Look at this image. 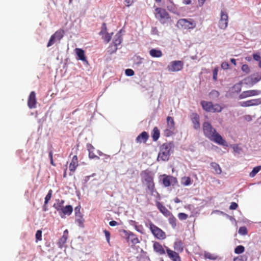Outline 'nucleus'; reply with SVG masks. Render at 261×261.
Instances as JSON below:
<instances>
[{
  "label": "nucleus",
  "instance_id": "obj_1",
  "mask_svg": "<svg viewBox=\"0 0 261 261\" xmlns=\"http://www.w3.org/2000/svg\"><path fill=\"white\" fill-rule=\"evenodd\" d=\"M204 135L211 141L223 146L226 145V142L222 137L217 132L210 123L204 122L202 124Z\"/></svg>",
  "mask_w": 261,
  "mask_h": 261
},
{
  "label": "nucleus",
  "instance_id": "obj_2",
  "mask_svg": "<svg viewBox=\"0 0 261 261\" xmlns=\"http://www.w3.org/2000/svg\"><path fill=\"white\" fill-rule=\"evenodd\" d=\"M140 176L142 184L146 187V192L153 195L155 191L153 174L146 169L141 172Z\"/></svg>",
  "mask_w": 261,
  "mask_h": 261
},
{
  "label": "nucleus",
  "instance_id": "obj_3",
  "mask_svg": "<svg viewBox=\"0 0 261 261\" xmlns=\"http://www.w3.org/2000/svg\"><path fill=\"white\" fill-rule=\"evenodd\" d=\"M261 80V76L254 77L253 75L247 76L242 81L240 82L238 84L234 85L233 88H237V92H240L241 91V88L240 86L242 84H245L249 87H251L256 84Z\"/></svg>",
  "mask_w": 261,
  "mask_h": 261
},
{
  "label": "nucleus",
  "instance_id": "obj_4",
  "mask_svg": "<svg viewBox=\"0 0 261 261\" xmlns=\"http://www.w3.org/2000/svg\"><path fill=\"white\" fill-rule=\"evenodd\" d=\"M200 103L203 110L208 112H220L222 110V108L220 105H213L212 102L203 100L201 101Z\"/></svg>",
  "mask_w": 261,
  "mask_h": 261
},
{
  "label": "nucleus",
  "instance_id": "obj_5",
  "mask_svg": "<svg viewBox=\"0 0 261 261\" xmlns=\"http://www.w3.org/2000/svg\"><path fill=\"white\" fill-rule=\"evenodd\" d=\"M177 26L185 30L193 29L196 27V22L192 19H180L177 21Z\"/></svg>",
  "mask_w": 261,
  "mask_h": 261
},
{
  "label": "nucleus",
  "instance_id": "obj_6",
  "mask_svg": "<svg viewBox=\"0 0 261 261\" xmlns=\"http://www.w3.org/2000/svg\"><path fill=\"white\" fill-rule=\"evenodd\" d=\"M171 146L168 144H164L161 148V150L159 153L158 160V161H168L170 156V151L171 150Z\"/></svg>",
  "mask_w": 261,
  "mask_h": 261
},
{
  "label": "nucleus",
  "instance_id": "obj_7",
  "mask_svg": "<svg viewBox=\"0 0 261 261\" xmlns=\"http://www.w3.org/2000/svg\"><path fill=\"white\" fill-rule=\"evenodd\" d=\"M175 122L173 117L168 116L167 117V128L164 130V136L169 137L174 134L175 127Z\"/></svg>",
  "mask_w": 261,
  "mask_h": 261
},
{
  "label": "nucleus",
  "instance_id": "obj_8",
  "mask_svg": "<svg viewBox=\"0 0 261 261\" xmlns=\"http://www.w3.org/2000/svg\"><path fill=\"white\" fill-rule=\"evenodd\" d=\"M149 229L156 238L160 240H163L166 238L165 232L151 222L149 223Z\"/></svg>",
  "mask_w": 261,
  "mask_h": 261
},
{
  "label": "nucleus",
  "instance_id": "obj_9",
  "mask_svg": "<svg viewBox=\"0 0 261 261\" xmlns=\"http://www.w3.org/2000/svg\"><path fill=\"white\" fill-rule=\"evenodd\" d=\"M64 34V31L62 29H60L57 31L50 38V39L47 43V46L49 47L53 45L56 41H60L63 37Z\"/></svg>",
  "mask_w": 261,
  "mask_h": 261
},
{
  "label": "nucleus",
  "instance_id": "obj_10",
  "mask_svg": "<svg viewBox=\"0 0 261 261\" xmlns=\"http://www.w3.org/2000/svg\"><path fill=\"white\" fill-rule=\"evenodd\" d=\"M155 17L162 23H164L165 20L169 18V14L164 9L157 8L155 9Z\"/></svg>",
  "mask_w": 261,
  "mask_h": 261
},
{
  "label": "nucleus",
  "instance_id": "obj_11",
  "mask_svg": "<svg viewBox=\"0 0 261 261\" xmlns=\"http://www.w3.org/2000/svg\"><path fill=\"white\" fill-rule=\"evenodd\" d=\"M184 64L181 61H174L168 66L167 69L171 72H176L182 70Z\"/></svg>",
  "mask_w": 261,
  "mask_h": 261
},
{
  "label": "nucleus",
  "instance_id": "obj_12",
  "mask_svg": "<svg viewBox=\"0 0 261 261\" xmlns=\"http://www.w3.org/2000/svg\"><path fill=\"white\" fill-rule=\"evenodd\" d=\"M228 16L227 13L223 11L221 12V18L219 21V27L221 29H225L228 25Z\"/></svg>",
  "mask_w": 261,
  "mask_h": 261
},
{
  "label": "nucleus",
  "instance_id": "obj_13",
  "mask_svg": "<svg viewBox=\"0 0 261 261\" xmlns=\"http://www.w3.org/2000/svg\"><path fill=\"white\" fill-rule=\"evenodd\" d=\"M261 94V91L259 90H249L243 91L239 95L240 99H244L249 97L258 95Z\"/></svg>",
  "mask_w": 261,
  "mask_h": 261
},
{
  "label": "nucleus",
  "instance_id": "obj_14",
  "mask_svg": "<svg viewBox=\"0 0 261 261\" xmlns=\"http://www.w3.org/2000/svg\"><path fill=\"white\" fill-rule=\"evenodd\" d=\"M261 104V98L252 99L240 103V106L243 107L258 106Z\"/></svg>",
  "mask_w": 261,
  "mask_h": 261
},
{
  "label": "nucleus",
  "instance_id": "obj_15",
  "mask_svg": "<svg viewBox=\"0 0 261 261\" xmlns=\"http://www.w3.org/2000/svg\"><path fill=\"white\" fill-rule=\"evenodd\" d=\"M36 93L34 91H32L30 94L28 100V105L30 109H33L36 107Z\"/></svg>",
  "mask_w": 261,
  "mask_h": 261
},
{
  "label": "nucleus",
  "instance_id": "obj_16",
  "mask_svg": "<svg viewBox=\"0 0 261 261\" xmlns=\"http://www.w3.org/2000/svg\"><path fill=\"white\" fill-rule=\"evenodd\" d=\"M166 252L169 257L173 261H181L179 254L176 252L166 247Z\"/></svg>",
  "mask_w": 261,
  "mask_h": 261
},
{
  "label": "nucleus",
  "instance_id": "obj_17",
  "mask_svg": "<svg viewBox=\"0 0 261 261\" xmlns=\"http://www.w3.org/2000/svg\"><path fill=\"white\" fill-rule=\"evenodd\" d=\"M153 248L154 251L160 255H164L166 253L165 250L162 244L158 242H154Z\"/></svg>",
  "mask_w": 261,
  "mask_h": 261
},
{
  "label": "nucleus",
  "instance_id": "obj_18",
  "mask_svg": "<svg viewBox=\"0 0 261 261\" xmlns=\"http://www.w3.org/2000/svg\"><path fill=\"white\" fill-rule=\"evenodd\" d=\"M123 232L125 234L127 237L128 240H130L131 242L134 244H136L140 243L139 239L137 236L132 232H127L126 230H123Z\"/></svg>",
  "mask_w": 261,
  "mask_h": 261
},
{
  "label": "nucleus",
  "instance_id": "obj_19",
  "mask_svg": "<svg viewBox=\"0 0 261 261\" xmlns=\"http://www.w3.org/2000/svg\"><path fill=\"white\" fill-rule=\"evenodd\" d=\"M79 166L78 158L75 155L73 156L71 161L69 164V168L70 172L74 173Z\"/></svg>",
  "mask_w": 261,
  "mask_h": 261
},
{
  "label": "nucleus",
  "instance_id": "obj_20",
  "mask_svg": "<svg viewBox=\"0 0 261 261\" xmlns=\"http://www.w3.org/2000/svg\"><path fill=\"white\" fill-rule=\"evenodd\" d=\"M191 121L195 129L200 128L199 116L197 113H193L191 115Z\"/></svg>",
  "mask_w": 261,
  "mask_h": 261
},
{
  "label": "nucleus",
  "instance_id": "obj_21",
  "mask_svg": "<svg viewBox=\"0 0 261 261\" xmlns=\"http://www.w3.org/2000/svg\"><path fill=\"white\" fill-rule=\"evenodd\" d=\"M149 138V135L146 132L141 133L136 138V141L139 143H146Z\"/></svg>",
  "mask_w": 261,
  "mask_h": 261
},
{
  "label": "nucleus",
  "instance_id": "obj_22",
  "mask_svg": "<svg viewBox=\"0 0 261 261\" xmlns=\"http://www.w3.org/2000/svg\"><path fill=\"white\" fill-rule=\"evenodd\" d=\"M68 237V231L66 229L64 231L62 237L59 239L58 245L59 248H62L66 243Z\"/></svg>",
  "mask_w": 261,
  "mask_h": 261
},
{
  "label": "nucleus",
  "instance_id": "obj_23",
  "mask_svg": "<svg viewBox=\"0 0 261 261\" xmlns=\"http://www.w3.org/2000/svg\"><path fill=\"white\" fill-rule=\"evenodd\" d=\"M87 150H88L89 153H88V156L90 159H99V158L95 155L94 153V150L95 149V148L93 147V146L90 144L88 143L86 145Z\"/></svg>",
  "mask_w": 261,
  "mask_h": 261
},
{
  "label": "nucleus",
  "instance_id": "obj_24",
  "mask_svg": "<svg viewBox=\"0 0 261 261\" xmlns=\"http://www.w3.org/2000/svg\"><path fill=\"white\" fill-rule=\"evenodd\" d=\"M65 201L64 200L56 199L55 203L53 205V207L61 214V211L64 207Z\"/></svg>",
  "mask_w": 261,
  "mask_h": 261
},
{
  "label": "nucleus",
  "instance_id": "obj_25",
  "mask_svg": "<svg viewBox=\"0 0 261 261\" xmlns=\"http://www.w3.org/2000/svg\"><path fill=\"white\" fill-rule=\"evenodd\" d=\"M73 211L72 206L70 205H66L64 206L62 211H61V214L60 215L62 218H63V215H68L69 216L71 214Z\"/></svg>",
  "mask_w": 261,
  "mask_h": 261
},
{
  "label": "nucleus",
  "instance_id": "obj_26",
  "mask_svg": "<svg viewBox=\"0 0 261 261\" xmlns=\"http://www.w3.org/2000/svg\"><path fill=\"white\" fill-rule=\"evenodd\" d=\"M156 206L160 212L165 216H170L171 212L161 203L158 202Z\"/></svg>",
  "mask_w": 261,
  "mask_h": 261
},
{
  "label": "nucleus",
  "instance_id": "obj_27",
  "mask_svg": "<svg viewBox=\"0 0 261 261\" xmlns=\"http://www.w3.org/2000/svg\"><path fill=\"white\" fill-rule=\"evenodd\" d=\"M76 54L78 57V59L83 61H86V57L85 55L84 50L81 48H76L75 49Z\"/></svg>",
  "mask_w": 261,
  "mask_h": 261
},
{
  "label": "nucleus",
  "instance_id": "obj_28",
  "mask_svg": "<svg viewBox=\"0 0 261 261\" xmlns=\"http://www.w3.org/2000/svg\"><path fill=\"white\" fill-rule=\"evenodd\" d=\"M149 55L153 58H160L163 56V53L160 49L152 48L149 50Z\"/></svg>",
  "mask_w": 261,
  "mask_h": 261
},
{
  "label": "nucleus",
  "instance_id": "obj_29",
  "mask_svg": "<svg viewBox=\"0 0 261 261\" xmlns=\"http://www.w3.org/2000/svg\"><path fill=\"white\" fill-rule=\"evenodd\" d=\"M122 40V38L120 34H117L114 39L113 41V44L115 46V49L116 50L117 49V46L120 45L121 43Z\"/></svg>",
  "mask_w": 261,
  "mask_h": 261
},
{
  "label": "nucleus",
  "instance_id": "obj_30",
  "mask_svg": "<svg viewBox=\"0 0 261 261\" xmlns=\"http://www.w3.org/2000/svg\"><path fill=\"white\" fill-rule=\"evenodd\" d=\"M160 136V130L157 127H154L153 129L152 138L154 141H156Z\"/></svg>",
  "mask_w": 261,
  "mask_h": 261
},
{
  "label": "nucleus",
  "instance_id": "obj_31",
  "mask_svg": "<svg viewBox=\"0 0 261 261\" xmlns=\"http://www.w3.org/2000/svg\"><path fill=\"white\" fill-rule=\"evenodd\" d=\"M181 184L184 186H189L192 184V180L190 177L184 176L181 179Z\"/></svg>",
  "mask_w": 261,
  "mask_h": 261
},
{
  "label": "nucleus",
  "instance_id": "obj_32",
  "mask_svg": "<svg viewBox=\"0 0 261 261\" xmlns=\"http://www.w3.org/2000/svg\"><path fill=\"white\" fill-rule=\"evenodd\" d=\"M211 166L214 169L216 173L218 174L221 173L222 170L219 164L213 162L211 164Z\"/></svg>",
  "mask_w": 261,
  "mask_h": 261
},
{
  "label": "nucleus",
  "instance_id": "obj_33",
  "mask_svg": "<svg viewBox=\"0 0 261 261\" xmlns=\"http://www.w3.org/2000/svg\"><path fill=\"white\" fill-rule=\"evenodd\" d=\"M163 184L165 187H169L171 185L170 179L171 177L166 175H163Z\"/></svg>",
  "mask_w": 261,
  "mask_h": 261
},
{
  "label": "nucleus",
  "instance_id": "obj_34",
  "mask_svg": "<svg viewBox=\"0 0 261 261\" xmlns=\"http://www.w3.org/2000/svg\"><path fill=\"white\" fill-rule=\"evenodd\" d=\"M260 170L261 166H257L253 168L252 171L249 173V176L251 177H254Z\"/></svg>",
  "mask_w": 261,
  "mask_h": 261
},
{
  "label": "nucleus",
  "instance_id": "obj_35",
  "mask_svg": "<svg viewBox=\"0 0 261 261\" xmlns=\"http://www.w3.org/2000/svg\"><path fill=\"white\" fill-rule=\"evenodd\" d=\"M169 216V222L173 228H175L176 226V219L171 213Z\"/></svg>",
  "mask_w": 261,
  "mask_h": 261
},
{
  "label": "nucleus",
  "instance_id": "obj_36",
  "mask_svg": "<svg viewBox=\"0 0 261 261\" xmlns=\"http://www.w3.org/2000/svg\"><path fill=\"white\" fill-rule=\"evenodd\" d=\"M52 193H53L52 190H51V189L49 190L48 191L47 194L46 195V196L45 197L44 202H45V204H47L48 203V201L50 200L51 196H52Z\"/></svg>",
  "mask_w": 261,
  "mask_h": 261
},
{
  "label": "nucleus",
  "instance_id": "obj_37",
  "mask_svg": "<svg viewBox=\"0 0 261 261\" xmlns=\"http://www.w3.org/2000/svg\"><path fill=\"white\" fill-rule=\"evenodd\" d=\"M245 250V248L243 246H238L234 249V252L237 254H241Z\"/></svg>",
  "mask_w": 261,
  "mask_h": 261
},
{
  "label": "nucleus",
  "instance_id": "obj_38",
  "mask_svg": "<svg viewBox=\"0 0 261 261\" xmlns=\"http://www.w3.org/2000/svg\"><path fill=\"white\" fill-rule=\"evenodd\" d=\"M102 35V39L104 40V41L106 43H108L111 40V36L109 33H107L103 34Z\"/></svg>",
  "mask_w": 261,
  "mask_h": 261
},
{
  "label": "nucleus",
  "instance_id": "obj_39",
  "mask_svg": "<svg viewBox=\"0 0 261 261\" xmlns=\"http://www.w3.org/2000/svg\"><path fill=\"white\" fill-rule=\"evenodd\" d=\"M35 238L36 242L42 240V231L41 230H38L37 231L35 234Z\"/></svg>",
  "mask_w": 261,
  "mask_h": 261
},
{
  "label": "nucleus",
  "instance_id": "obj_40",
  "mask_svg": "<svg viewBox=\"0 0 261 261\" xmlns=\"http://www.w3.org/2000/svg\"><path fill=\"white\" fill-rule=\"evenodd\" d=\"M174 249L178 251H182L183 248L182 247V243H181V242H175L174 243Z\"/></svg>",
  "mask_w": 261,
  "mask_h": 261
},
{
  "label": "nucleus",
  "instance_id": "obj_41",
  "mask_svg": "<svg viewBox=\"0 0 261 261\" xmlns=\"http://www.w3.org/2000/svg\"><path fill=\"white\" fill-rule=\"evenodd\" d=\"M177 216H178V219L181 221L185 220L187 219V218H188V215L185 213H178Z\"/></svg>",
  "mask_w": 261,
  "mask_h": 261
},
{
  "label": "nucleus",
  "instance_id": "obj_42",
  "mask_svg": "<svg viewBox=\"0 0 261 261\" xmlns=\"http://www.w3.org/2000/svg\"><path fill=\"white\" fill-rule=\"evenodd\" d=\"M238 232L241 235H246L248 232L247 228L245 226L240 227Z\"/></svg>",
  "mask_w": 261,
  "mask_h": 261
},
{
  "label": "nucleus",
  "instance_id": "obj_43",
  "mask_svg": "<svg viewBox=\"0 0 261 261\" xmlns=\"http://www.w3.org/2000/svg\"><path fill=\"white\" fill-rule=\"evenodd\" d=\"M247 257L246 255H240L234 258L233 261H247Z\"/></svg>",
  "mask_w": 261,
  "mask_h": 261
},
{
  "label": "nucleus",
  "instance_id": "obj_44",
  "mask_svg": "<svg viewBox=\"0 0 261 261\" xmlns=\"http://www.w3.org/2000/svg\"><path fill=\"white\" fill-rule=\"evenodd\" d=\"M103 232H104V233L105 234V236H106L107 242L108 243V244H110V237H111L110 232L109 231L107 230H103Z\"/></svg>",
  "mask_w": 261,
  "mask_h": 261
},
{
  "label": "nucleus",
  "instance_id": "obj_45",
  "mask_svg": "<svg viewBox=\"0 0 261 261\" xmlns=\"http://www.w3.org/2000/svg\"><path fill=\"white\" fill-rule=\"evenodd\" d=\"M76 218V221L79 223L80 225L83 224L84 219H83L81 213H79V216Z\"/></svg>",
  "mask_w": 261,
  "mask_h": 261
},
{
  "label": "nucleus",
  "instance_id": "obj_46",
  "mask_svg": "<svg viewBox=\"0 0 261 261\" xmlns=\"http://www.w3.org/2000/svg\"><path fill=\"white\" fill-rule=\"evenodd\" d=\"M241 69L243 71L246 72V73H249L250 71V68H249L248 65L247 64L243 65Z\"/></svg>",
  "mask_w": 261,
  "mask_h": 261
},
{
  "label": "nucleus",
  "instance_id": "obj_47",
  "mask_svg": "<svg viewBox=\"0 0 261 261\" xmlns=\"http://www.w3.org/2000/svg\"><path fill=\"white\" fill-rule=\"evenodd\" d=\"M136 0H124V3L126 7L132 6Z\"/></svg>",
  "mask_w": 261,
  "mask_h": 261
},
{
  "label": "nucleus",
  "instance_id": "obj_48",
  "mask_svg": "<svg viewBox=\"0 0 261 261\" xmlns=\"http://www.w3.org/2000/svg\"><path fill=\"white\" fill-rule=\"evenodd\" d=\"M107 28L105 23H103L102 25L101 30L99 33L100 35H103V34L107 33Z\"/></svg>",
  "mask_w": 261,
  "mask_h": 261
},
{
  "label": "nucleus",
  "instance_id": "obj_49",
  "mask_svg": "<svg viewBox=\"0 0 261 261\" xmlns=\"http://www.w3.org/2000/svg\"><path fill=\"white\" fill-rule=\"evenodd\" d=\"M125 74L127 76H132L134 74L135 72L133 70L131 69H127L125 71Z\"/></svg>",
  "mask_w": 261,
  "mask_h": 261
},
{
  "label": "nucleus",
  "instance_id": "obj_50",
  "mask_svg": "<svg viewBox=\"0 0 261 261\" xmlns=\"http://www.w3.org/2000/svg\"><path fill=\"white\" fill-rule=\"evenodd\" d=\"M218 72V67L215 68V69H214L213 72V78L215 81H216L217 79Z\"/></svg>",
  "mask_w": 261,
  "mask_h": 261
},
{
  "label": "nucleus",
  "instance_id": "obj_51",
  "mask_svg": "<svg viewBox=\"0 0 261 261\" xmlns=\"http://www.w3.org/2000/svg\"><path fill=\"white\" fill-rule=\"evenodd\" d=\"M238 207V205L237 203L232 202L231 203L229 206V209L231 210H236Z\"/></svg>",
  "mask_w": 261,
  "mask_h": 261
},
{
  "label": "nucleus",
  "instance_id": "obj_52",
  "mask_svg": "<svg viewBox=\"0 0 261 261\" xmlns=\"http://www.w3.org/2000/svg\"><path fill=\"white\" fill-rule=\"evenodd\" d=\"M253 58L255 61H259L260 59V56L259 53H256L253 54Z\"/></svg>",
  "mask_w": 261,
  "mask_h": 261
},
{
  "label": "nucleus",
  "instance_id": "obj_53",
  "mask_svg": "<svg viewBox=\"0 0 261 261\" xmlns=\"http://www.w3.org/2000/svg\"><path fill=\"white\" fill-rule=\"evenodd\" d=\"M221 67L223 69H227L229 67V64L226 62H224L221 64Z\"/></svg>",
  "mask_w": 261,
  "mask_h": 261
},
{
  "label": "nucleus",
  "instance_id": "obj_54",
  "mask_svg": "<svg viewBox=\"0 0 261 261\" xmlns=\"http://www.w3.org/2000/svg\"><path fill=\"white\" fill-rule=\"evenodd\" d=\"M109 225L111 226H115L118 225V223L116 221H111L109 222Z\"/></svg>",
  "mask_w": 261,
  "mask_h": 261
},
{
  "label": "nucleus",
  "instance_id": "obj_55",
  "mask_svg": "<svg viewBox=\"0 0 261 261\" xmlns=\"http://www.w3.org/2000/svg\"><path fill=\"white\" fill-rule=\"evenodd\" d=\"M80 207L77 206L75 208V217H77L79 216V213H80Z\"/></svg>",
  "mask_w": 261,
  "mask_h": 261
},
{
  "label": "nucleus",
  "instance_id": "obj_56",
  "mask_svg": "<svg viewBox=\"0 0 261 261\" xmlns=\"http://www.w3.org/2000/svg\"><path fill=\"white\" fill-rule=\"evenodd\" d=\"M191 3V0H182V3L185 5H189Z\"/></svg>",
  "mask_w": 261,
  "mask_h": 261
},
{
  "label": "nucleus",
  "instance_id": "obj_57",
  "mask_svg": "<svg viewBox=\"0 0 261 261\" xmlns=\"http://www.w3.org/2000/svg\"><path fill=\"white\" fill-rule=\"evenodd\" d=\"M48 156L49 159H53V152L52 150L49 151Z\"/></svg>",
  "mask_w": 261,
  "mask_h": 261
},
{
  "label": "nucleus",
  "instance_id": "obj_58",
  "mask_svg": "<svg viewBox=\"0 0 261 261\" xmlns=\"http://www.w3.org/2000/svg\"><path fill=\"white\" fill-rule=\"evenodd\" d=\"M206 257L209 259H214L215 258L212 257V255L211 254H207Z\"/></svg>",
  "mask_w": 261,
  "mask_h": 261
},
{
  "label": "nucleus",
  "instance_id": "obj_59",
  "mask_svg": "<svg viewBox=\"0 0 261 261\" xmlns=\"http://www.w3.org/2000/svg\"><path fill=\"white\" fill-rule=\"evenodd\" d=\"M47 204H45V203L44 204V205L43 206V211L45 212L46 211H47Z\"/></svg>",
  "mask_w": 261,
  "mask_h": 261
},
{
  "label": "nucleus",
  "instance_id": "obj_60",
  "mask_svg": "<svg viewBox=\"0 0 261 261\" xmlns=\"http://www.w3.org/2000/svg\"><path fill=\"white\" fill-rule=\"evenodd\" d=\"M174 202L176 203H178L180 202V200L178 198L176 197L174 199Z\"/></svg>",
  "mask_w": 261,
  "mask_h": 261
},
{
  "label": "nucleus",
  "instance_id": "obj_61",
  "mask_svg": "<svg viewBox=\"0 0 261 261\" xmlns=\"http://www.w3.org/2000/svg\"><path fill=\"white\" fill-rule=\"evenodd\" d=\"M230 62L234 65H236V61L234 59H231Z\"/></svg>",
  "mask_w": 261,
  "mask_h": 261
},
{
  "label": "nucleus",
  "instance_id": "obj_62",
  "mask_svg": "<svg viewBox=\"0 0 261 261\" xmlns=\"http://www.w3.org/2000/svg\"><path fill=\"white\" fill-rule=\"evenodd\" d=\"M50 164H51L52 165H53L54 166H56V165H55V163H54V162L53 159H50Z\"/></svg>",
  "mask_w": 261,
  "mask_h": 261
},
{
  "label": "nucleus",
  "instance_id": "obj_63",
  "mask_svg": "<svg viewBox=\"0 0 261 261\" xmlns=\"http://www.w3.org/2000/svg\"><path fill=\"white\" fill-rule=\"evenodd\" d=\"M205 1V0H198L199 3H200L201 5H203Z\"/></svg>",
  "mask_w": 261,
  "mask_h": 261
},
{
  "label": "nucleus",
  "instance_id": "obj_64",
  "mask_svg": "<svg viewBox=\"0 0 261 261\" xmlns=\"http://www.w3.org/2000/svg\"><path fill=\"white\" fill-rule=\"evenodd\" d=\"M258 66L261 68V60L258 63Z\"/></svg>",
  "mask_w": 261,
  "mask_h": 261
}]
</instances>
